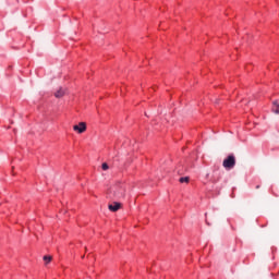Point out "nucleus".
<instances>
[{
  "label": "nucleus",
  "mask_w": 279,
  "mask_h": 279,
  "mask_svg": "<svg viewBox=\"0 0 279 279\" xmlns=\"http://www.w3.org/2000/svg\"><path fill=\"white\" fill-rule=\"evenodd\" d=\"M109 197H112L113 199H121V197H125V185H113L109 191Z\"/></svg>",
  "instance_id": "f257e3e1"
},
{
  "label": "nucleus",
  "mask_w": 279,
  "mask_h": 279,
  "mask_svg": "<svg viewBox=\"0 0 279 279\" xmlns=\"http://www.w3.org/2000/svg\"><path fill=\"white\" fill-rule=\"evenodd\" d=\"M272 112L275 114H279V101L278 100L272 102Z\"/></svg>",
  "instance_id": "423d86ee"
},
{
  "label": "nucleus",
  "mask_w": 279,
  "mask_h": 279,
  "mask_svg": "<svg viewBox=\"0 0 279 279\" xmlns=\"http://www.w3.org/2000/svg\"><path fill=\"white\" fill-rule=\"evenodd\" d=\"M256 189H260V185H257Z\"/></svg>",
  "instance_id": "9d476101"
},
{
  "label": "nucleus",
  "mask_w": 279,
  "mask_h": 279,
  "mask_svg": "<svg viewBox=\"0 0 279 279\" xmlns=\"http://www.w3.org/2000/svg\"><path fill=\"white\" fill-rule=\"evenodd\" d=\"M101 168H102V171H108L109 169L108 163L104 162Z\"/></svg>",
  "instance_id": "1a4fd4ad"
},
{
  "label": "nucleus",
  "mask_w": 279,
  "mask_h": 279,
  "mask_svg": "<svg viewBox=\"0 0 279 279\" xmlns=\"http://www.w3.org/2000/svg\"><path fill=\"white\" fill-rule=\"evenodd\" d=\"M236 166V157L234 155H229L223 161H222V167H225L228 171L230 169H234Z\"/></svg>",
  "instance_id": "f03ea898"
},
{
  "label": "nucleus",
  "mask_w": 279,
  "mask_h": 279,
  "mask_svg": "<svg viewBox=\"0 0 279 279\" xmlns=\"http://www.w3.org/2000/svg\"><path fill=\"white\" fill-rule=\"evenodd\" d=\"M189 177H182V178H180V180H179V182H181V184H184V182L185 183H189Z\"/></svg>",
  "instance_id": "6e6552de"
},
{
  "label": "nucleus",
  "mask_w": 279,
  "mask_h": 279,
  "mask_svg": "<svg viewBox=\"0 0 279 279\" xmlns=\"http://www.w3.org/2000/svg\"><path fill=\"white\" fill-rule=\"evenodd\" d=\"M44 260H45L46 265H49V263H50L51 260H53V257H52L51 255H45V256H44Z\"/></svg>",
  "instance_id": "0eeeda50"
},
{
  "label": "nucleus",
  "mask_w": 279,
  "mask_h": 279,
  "mask_svg": "<svg viewBox=\"0 0 279 279\" xmlns=\"http://www.w3.org/2000/svg\"><path fill=\"white\" fill-rule=\"evenodd\" d=\"M108 208L111 210V213H117V210L121 208V203H113L109 205Z\"/></svg>",
  "instance_id": "20e7f679"
},
{
  "label": "nucleus",
  "mask_w": 279,
  "mask_h": 279,
  "mask_svg": "<svg viewBox=\"0 0 279 279\" xmlns=\"http://www.w3.org/2000/svg\"><path fill=\"white\" fill-rule=\"evenodd\" d=\"M74 132H77V134H84L86 131V122H80L78 124L73 126Z\"/></svg>",
  "instance_id": "7ed1b4c3"
},
{
  "label": "nucleus",
  "mask_w": 279,
  "mask_h": 279,
  "mask_svg": "<svg viewBox=\"0 0 279 279\" xmlns=\"http://www.w3.org/2000/svg\"><path fill=\"white\" fill-rule=\"evenodd\" d=\"M65 95V92H64V88L60 87L58 89V92L54 93V97H57V99H60L61 97H64Z\"/></svg>",
  "instance_id": "39448f33"
}]
</instances>
